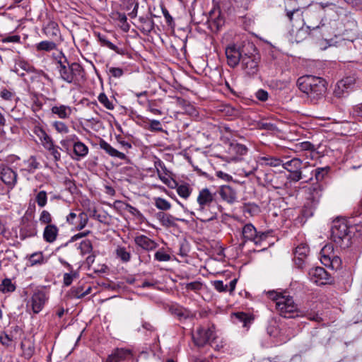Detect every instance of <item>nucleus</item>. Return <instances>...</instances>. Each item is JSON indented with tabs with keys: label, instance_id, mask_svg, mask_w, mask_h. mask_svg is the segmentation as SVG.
Masks as SVG:
<instances>
[{
	"label": "nucleus",
	"instance_id": "obj_1",
	"mask_svg": "<svg viewBox=\"0 0 362 362\" xmlns=\"http://www.w3.org/2000/svg\"><path fill=\"white\" fill-rule=\"evenodd\" d=\"M197 202L198 206L196 211H192L191 214L202 222H208L216 219L218 214L221 211V207L215 198V194L211 193L208 188H204L199 191Z\"/></svg>",
	"mask_w": 362,
	"mask_h": 362
},
{
	"label": "nucleus",
	"instance_id": "obj_2",
	"mask_svg": "<svg viewBox=\"0 0 362 362\" xmlns=\"http://www.w3.org/2000/svg\"><path fill=\"white\" fill-rule=\"evenodd\" d=\"M267 295L274 302L276 310L281 317L293 318L302 315V312L294 301L293 296L288 295L286 291L279 293L269 291Z\"/></svg>",
	"mask_w": 362,
	"mask_h": 362
},
{
	"label": "nucleus",
	"instance_id": "obj_3",
	"mask_svg": "<svg viewBox=\"0 0 362 362\" xmlns=\"http://www.w3.org/2000/svg\"><path fill=\"white\" fill-rule=\"evenodd\" d=\"M297 86L300 91L305 93L312 100L322 98L327 90L325 80L313 75H306L298 78Z\"/></svg>",
	"mask_w": 362,
	"mask_h": 362
},
{
	"label": "nucleus",
	"instance_id": "obj_4",
	"mask_svg": "<svg viewBox=\"0 0 362 362\" xmlns=\"http://www.w3.org/2000/svg\"><path fill=\"white\" fill-rule=\"evenodd\" d=\"M307 15V28L310 30H319L320 35L322 38L327 40L328 37L332 36L337 37L341 33V23L337 20H330L329 21L325 22L322 20L319 23H314L312 18L316 17L318 20L320 15L315 12L308 11Z\"/></svg>",
	"mask_w": 362,
	"mask_h": 362
},
{
	"label": "nucleus",
	"instance_id": "obj_5",
	"mask_svg": "<svg viewBox=\"0 0 362 362\" xmlns=\"http://www.w3.org/2000/svg\"><path fill=\"white\" fill-rule=\"evenodd\" d=\"M331 239L337 246L345 249L351 245L350 227L345 218H337L331 226Z\"/></svg>",
	"mask_w": 362,
	"mask_h": 362
},
{
	"label": "nucleus",
	"instance_id": "obj_6",
	"mask_svg": "<svg viewBox=\"0 0 362 362\" xmlns=\"http://www.w3.org/2000/svg\"><path fill=\"white\" fill-rule=\"evenodd\" d=\"M59 79L69 83L78 84L84 77V69L77 62L70 63L69 61L61 66H57Z\"/></svg>",
	"mask_w": 362,
	"mask_h": 362
},
{
	"label": "nucleus",
	"instance_id": "obj_7",
	"mask_svg": "<svg viewBox=\"0 0 362 362\" xmlns=\"http://www.w3.org/2000/svg\"><path fill=\"white\" fill-rule=\"evenodd\" d=\"M247 51H255V46L252 43L243 46L233 42L228 44L225 48L228 65L231 68L236 67Z\"/></svg>",
	"mask_w": 362,
	"mask_h": 362
},
{
	"label": "nucleus",
	"instance_id": "obj_8",
	"mask_svg": "<svg viewBox=\"0 0 362 362\" xmlns=\"http://www.w3.org/2000/svg\"><path fill=\"white\" fill-rule=\"evenodd\" d=\"M322 185L320 183L314 184L309 187L307 202L303 209V215L305 217L308 218L313 215L322 197Z\"/></svg>",
	"mask_w": 362,
	"mask_h": 362
},
{
	"label": "nucleus",
	"instance_id": "obj_9",
	"mask_svg": "<svg viewBox=\"0 0 362 362\" xmlns=\"http://www.w3.org/2000/svg\"><path fill=\"white\" fill-rule=\"evenodd\" d=\"M192 337L197 346L203 347L216 339L215 328L214 325L209 327L200 326L192 332Z\"/></svg>",
	"mask_w": 362,
	"mask_h": 362
},
{
	"label": "nucleus",
	"instance_id": "obj_10",
	"mask_svg": "<svg viewBox=\"0 0 362 362\" xmlns=\"http://www.w3.org/2000/svg\"><path fill=\"white\" fill-rule=\"evenodd\" d=\"M259 54L255 51H247L240 62L241 67L244 71L250 76L256 74L259 71Z\"/></svg>",
	"mask_w": 362,
	"mask_h": 362
},
{
	"label": "nucleus",
	"instance_id": "obj_11",
	"mask_svg": "<svg viewBox=\"0 0 362 362\" xmlns=\"http://www.w3.org/2000/svg\"><path fill=\"white\" fill-rule=\"evenodd\" d=\"M320 261L325 267L334 270H338L341 267L342 262L340 257L333 252V247L326 245L320 251Z\"/></svg>",
	"mask_w": 362,
	"mask_h": 362
},
{
	"label": "nucleus",
	"instance_id": "obj_12",
	"mask_svg": "<svg viewBox=\"0 0 362 362\" xmlns=\"http://www.w3.org/2000/svg\"><path fill=\"white\" fill-rule=\"evenodd\" d=\"M281 165L283 168L290 173L287 179L291 182H297L303 178L302 169L303 161L298 158H293L289 160L284 161L282 160Z\"/></svg>",
	"mask_w": 362,
	"mask_h": 362
},
{
	"label": "nucleus",
	"instance_id": "obj_13",
	"mask_svg": "<svg viewBox=\"0 0 362 362\" xmlns=\"http://www.w3.org/2000/svg\"><path fill=\"white\" fill-rule=\"evenodd\" d=\"M287 177L284 175L276 174L270 170L264 174V181L267 186L276 189H284L287 185Z\"/></svg>",
	"mask_w": 362,
	"mask_h": 362
},
{
	"label": "nucleus",
	"instance_id": "obj_14",
	"mask_svg": "<svg viewBox=\"0 0 362 362\" xmlns=\"http://www.w3.org/2000/svg\"><path fill=\"white\" fill-rule=\"evenodd\" d=\"M355 81L353 76H347L339 81L334 90V96L338 98L346 97L353 89Z\"/></svg>",
	"mask_w": 362,
	"mask_h": 362
},
{
	"label": "nucleus",
	"instance_id": "obj_15",
	"mask_svg": "<svg viewBox=\"0 0 362 362\" xmlns=\"http://www.w3.org/2000/svg\"><path fill=\"white\" fill-rule=\"evenodd\" d=\"M310 280L317 285H325L331 284L332 281L331 276L328 272L321 267L312 268L309 271Z\"/></svg>",
	"mask_w": 362,
	"mask_h": 362
},
{
	"label": "nucleus",
	"instance_id": "obj_16",
	"mask_svg": "<svg viewBox=\"0 0 362 362\" xmlns=\"http://www.w3.org/2000/svg\"><path fill=\"white\" fill-rule=\"evenodd\" d=\"M133 358L132 350L128 348H116L113 349L103 362H124Z\"/></svg>",
	"mask_w": 362,
	"mask_h": 362
},
{
	"label": "nucleus",
	"instance_id": "obj_17",
	"mask_svg": "<svg viewBox=\"0 0 362 362\" xmlns=\"http://www.w3.org/2000/svg\"><path fill=\"white\" fill-rule=\"evenodd\" d=\"M48 300L47 293L43 290H37L33 294L30 300V306L34 313H39L44 308Z\"/></svg>",
	"mask_w": 362,
	"mask_h": 362
},
{
	"label": "nucleus",
	"instance_id": "obj_18",
	"mask_svg": "<svg viewBox=\"0 0 362 362\" xmlns=\"http://www.w3.org/2000/svg\"><path fill=\"white\" fill-rule=\"evenodd\" d=\"M37 233V223L28 219H23L19 230V238L23 240L28 238L35 237Z\"/></svg>",
	"mask_w": 362,
	"mask_h": 362
},
{
	"label": "nucleus",
	"instance_id": "obj_19",
	"mask_svg": "<svg viewBox=\"0 0 362 362\" xmlns=\"http://www.w3.org/2000/svg\"><path fill=\"white\" fill-rule=\"evenodd\" d=\"M18 175L12 168L4 167L0 169V179L9 189H13L17 182Z\"/></svg>",
	"mask_w": 362,
	"mask_h": 362
},
{
	"label": "nucleus",
	"instance_id": "obj_20",
	"mask_svg": "<svg viewBox=\"0 0 362 362\" xmlns=\"http://www.w3.org/2000/svg\"><path fill=\"white\" fill-rule=\"evenodd\" d=\"M169 311L180 321L194 317V314L189 309L178 304L172 305L169 308Z\"/></svg>",
	"mask_w": 362,
	"mask_h": 362
},
{
	"label": "nucleus",
	"instance_id": "obj_21",
	"mask_svg": "<svg viewBox=\"0 0 362 362\" xmlns=\"http://www.w3.org/2000/svg\"><path fill=\"white\" fill-rule=\"evenodd\" d=\"M135 244L146 251L153 250L158 246V243L144 235H139L134 238Z\"/></svg>",
	"mask_w": 362,
	"mask_h": 362
},
{
	"label": "nucleus",
	"instance_id": "obj_22",
	"mask_svg": "<svg viewBox=\"0 0 362 362\" xmlns=\"http://www.w3.org/2000/svg\"><path fill=\"white\" fill-rule=\"evenodd\" d=\"M43 33L52 40L61 38V33L58 24L54 21H49L42 28Z\"/></svg>",
	"mask_w": 362,
	"mask_h": 362
},
{
	"label": "nucleus",
	"instance_id": "obj_23",
	"mask_svg": "<svg viewBox=\"0 0 362 362\" xmlns=\"http://www.w3.org/2000/svg\"><path fill=\"white\" fill-rule=\"evenodd\" d=\"M309 252L308 247L305 244L297 246L294 251V261L298 267H303L305 259Z\"/></svg>",
	"mask_w": 362,
	"mask_h": 362
},
{
	"label": "nucleus",
	"instance_id": "obj_24",
	"mask_svg": "<svg viewBox=\"0 0 362 362\" xmlns=\"http://www.w3.org/2000/svg\"><path fill=\"white\" fill-rule=\"evenodd\" d=\"M73 153L72 158L76 160H79L86 157L89 151L88 147L82 141H76L73 144Z\"/></svg>",
	"mask_w": 362,
	"mask_h": 362
},
{
	"label": "nucleus",
	"instance_id": "obj_25",
	"mask_svg": "<svg viewBox=\"0 0 362 362\" xmlns=\"http://www.w3.org/2000/svg\"><path fill=\"white\" fill-rule=\"evenodd\" d=\"M156 218L160 221V224L166 228L175 226V221H183L182 219L174 217L173 215L159 211L156 214Z\"/></svg>",
	"mask_w": 362,
	"mask_h": 362
},
{
	"label": "nucleus",
	"instance_id": "obj_26",
	"mask_svg": "<svg viewBox=\"0 0 362 362\" xmlns=\"http://www.w3.org/2000/svg\"><path fill=\"white\" fill-rule=\"evenodd\" d=\"M59 228L54 224L47 225L43 231V239L49 243H54L58 236Z\"/></svg>",
	"mask_w": 362,
	"mask_h": 362
},
{
	"label": "nucleus",
	"instance_id": "obj_27",
	"mask_svg": "<svg viewBox=\"0 0 362 362\" xmlns=\"http://www.w3.org/2000/svg\"><path fill=\"white\" fill-rule=\"evenodd\" d=\"M52 114L57 115L59 119H69L72 114V108L69 105H55L51 108Z\"/></svg>",
	"mask_w": 362,
	"mask_h": 362
},
{
	"label": "nucleus",
	"instance_id": "obj_28",
	"mask_svg": "<svg viewBox=\"0 0 362 362\" xmlns=\"http://www.w3.org/2000/svg\"><path fill=\"white\" fill-rule=\"evenodd\" d=\"M221 197L230 204L234 203L237 199L235 191L228 185H223L219 190Z\"/></svg>",
	"mask_w": 362,
	"mask_h": 362
},
{
	"label": "nucleus",
	"instance_id": "obj_29",
	"mask_svg": "<svg viewBox=\"0 0 362 362\" xmlns=\"http://www.w3.org/2000/svg\"><path fill=\"white\" fill-rule=\"evenodd\" d=\"M100 148L104 150L108 155L112 157L118 158L119 159H124L126 156L124 153H122L115 148H113L110 144L105 141L104 139H100L99 141Z\"/></svg>",
	"mask_w": 362,
	"mask_h": 362
},
{
	"label": "nucleus",
	"instance_id": "obj_30",
	"mask_svg": "<svg viewBox=\"0 0 362 362\" xmlns=\"http://www.w3.org/2000/svg\"><path fill=\"white\" fill-rule=\"evenodd\" d=\"M21 171L33 173L40 168V163L37 160L35 156H31L28 159L23 161Z\"/></svg>",
	"mask_w": 362,
	"mask_h": 362
},
{
	"label": "nucleus",
	"instance_id": "obj_31",
	"mask_svg": "<svg viewBox=\"0 0 362 362\" xmlns=\"http://www.w3.org/2000/svg\"><path fill=\"white\" fill-rule=\"evenodd\" d=\"M242 235L244 242L252 241L257 238V229L252 223L245 224L242 230Z\"/></svg>",
	"mask_w": 362,
	"mask_h": 362
},
{
	"label": "nucleus",
	"instance_id": "obj_32",
	"mask_svg": "<svg viewBox=\"0 0 362 362\" xmlns=\"http://www.w3.org/2000/svg\"><path fill=\"white\" fill-rule=\"evenodd\" d=\"M140 25L138 27L144 35H148L154 28V22L149 17H139Z\"/></svg>",
	"mask_w": 362,
	"mask_h": 362
},
{
	"label": "nucleus",
	"instance_id": "obj_33",
	"mask_svg": "<svg viewBox=\"0 0 362 362\" xmlns=\"http://www.w3.org/2000/svg\"><path fill=\"white\" fill-rule=\"evenodd\" d=\"M33 133L40 139L44 147L53 141L52 139L47 134L45 130L40 125H35Z\"/></svg>",
	"mask_w": 362,
	"mask_h": 362
},
{
	"label": "nucleus",
	"instance_id": "obj_34",
	"mask_svg": "<svg viewBox=\"0 0 362 362\" xmlns=\"http://www.w3.org/2000/svg\"><path fill=\"white\" fill-rule=\"evenodd\" d=\"M35 50L38 52H49L57 49V45L54 40H43L35 45Z\"/></svg>",
	"mask_w": 362,
	"mask_h": 362
},
{
	"label": "nucleus",
	"instance_id": "obj_35",
	"mask_svg": "<svg viewBox=\"0 0 362 362\" xmlns=\"http://www.w3.org/2000/svg\"><path fill=\"white\" fill-rule=\"evenodd\" d=\"M247 151L246 146L237 142H231L228 147V152L232 155L244 156Z\"/></svg>",
	"mask_w": 362,
	"mask_h": 362
},
{
	"label": "nucleus",
	"instance_id": "obj_36",
	"mask_svg": "<svg viewBox=\"0 0 362 362\" xmlns=\"http://www.w3.org/2000/svg\"><path fill=\"white\" fill-rule=\"evenodd\" d=\"M98 39L103 46L108 47L109 49L115 51L116 53L119 54L124 55L126 54L127 52L124 49L119 48L118 47L115 45L113 43L109 41L105 35H99Z\"/></svg>",
	"mask_w": 362,
	"mask_h": 362
},
{
	"label": "nucleus",
	"instance_id": "obj_37",
	"mask_svg": "<svg viewBox=\"0 0 362 362\" xmlns=\"http://www.w3.org/2000/svg\"><path fill=\"white\" fill-rule=\"evenodd\" d=\"M28 266L33 267L41 265L45 263V258L42 252H37L31 254L28 257Z\"/></svg>",
	"mask_w": 362,
	"mask_h": 362
},
{
	"label": "nucleus",
	"instance_id": "obj_38",
	"mask_svg": "<svg viewBox=\"0 0 362 362\" xmlns=\"http://www.w3.org/2000/svg\"><path fill=\"white\" fill-rule=\"evenodd\" d=\"M44 148L53 156L55 163L61 160V153L59 151L61 148L59 146H55L54 144V141L45 146Z\"/></svg>",
	"mask_w": 362,
	"mask_h": 362
},
{
	"label": "nucleus",
	"instance_id": "obj_39",
	"mask_svg": "<svg viewBox=\"0 0 362 362\" xmlns=\"http://www.w3.org/2000/svg\"><path fill=\"white\" fill-rule=\"evenodd\" d=\"M78 250H80L81 255L90 254L93 252V245L90 240L86 239L82 240L78 247Z\"/></svg>",
	"mask_w": 362,
	"mask_h": 362
},
{
	"label": "nucleus",
	"instance_id": "obj_40",
	"mask_svg": "<svg viewBox=\"0 0 362 362\" xmlns=\"http://www.w3.org/2000/svg\"><path fill=\"white\" fill-rule=\"evenodd\" d=\"M154 205L161 211H168L171 209V204L166 199L161 197H154Z\"/></svg>",
	"mask_w": 362,
	"mask_h": 362
},
{
	"label": "nucleus",
	"instance_id": "obj_41",
	"mask_svg": "<svg viewBox=\"0 0 362 362\" xmlns=\"http://www.w3.org/2000/svg\"><path fill=\"white\" fill-rule=\"evenodd\" d=\"M329 170V166L317 168L315 170L314 175L317 183L322 182L328 175Z\"/></svg>",
	"mask_w": 362,
	"mask_h": 362
},
{
	"label": "nucleus",
	"instance_id": "obj_42",
	"mask_svg": "<svg viewBox=\"0 0 362 362\" xmlns=\"http://www.w3.org/2000/svg\"><path fill=\"white\" fill-rule=\"evenodd\" d=\"M16 290V285L10 279H4L0 284V291L2 293L13 292Z\"/></svg>",
	"mask_w": 362,
	"mask_h": 362
},
{
	"label": "nucleus",
	"instance_id": "obj_43",
	"mask_svg": "<svg viewBox=\"0 0 362 362\" xmlns=\"http://www.w3.org/2000/svg\"><path fill=\"white\" fill-rule=\"evenodd\" d=\"M192 192V189L188 184H182L177 185V193L184 199H187Z\"/></svg>",
	"mask_w": 362,
	"mask_h": 362
},
{
	"label": "nucleus",
	"instance_id": "obj_44",
	"mask_svg": "<svg viewBox=\"0 0 362 362\" xmlns=\"http://www.w3.org/2000/svg\"><path fill=\"white\" fill-rule=\"evenodd\" d=\"M223 20L220 17L219 11H217V19L209 20V27L212 31H218L223 25Z\"/></svg>",
	"mask_w": 362,
	"mask_h": 362
},
{
	"label": "nucleus",
	"instance_id": "obj_45",
	"mask_svg": "<svg viewBox=\"0 0 362 362\" xmlns=\"http://www.w3.org/2000/svg\"><path fill=\"white\" fill-rule=\"evenodd\" d=\"M107 73L110 77L119 78L124 74V70L119 67L110 66L109 64H106Z\"/></svg>",
	"mask_w": 362,
	"mask_h": 362
},
{
	"label": "nucleus",
	"instance_id": "obj_46",
	"mask_svg": "<svg viewBox=\"0 0 362 362\" xmlns=\"http://www.w3.org/2000/svg\"><path fill=\"white\" fill-rule=\"evenodd\" d=\"M259 160L263 161L265 165L277 167L282 164V160L272 156H262L259 158Z\"/></svg>",
	"mask_w": 362,
	"mask_h": 362
},
{
	"label": "nucleus",
	"instance_id": "obj_47",
	"mask_svg": "<svg viewBox=\"0 0 362 362\" xmlns=\"http://www.w3.org/2000/svg\"><path fill=\"white\" fill-rule=\"evenodd\" d=\"M69 273H65L64 274L63 277V284L65 286H70L74 279H76L78 277V272L77 271H74L73 269L72 270H69Z\"/></svg>",
	"mask_w": 362,
	"mask_h": 362
},
{
	"label": "nucleus",
	"instance_id": "obj_48",
	"mask_svg": "<svg viewBox=\"0 0 362 362\" xmlns=\"http://www.w3.org/2000/svg\"><path fill=\"white\" fill-rule=\"evenodd\" d=\"M117 257L124 262H127L131 259V254L124 247H117L116 249Z\"/></svg>",
	"mask_w": 362,
	"mask_h": 362
},
{
	"label": "nucleus",
	"instance_id": "obj_49",
	"mask_svg": "<svg viewBox=\"0 0 362 362\" xmlns=\"http://www.w3.org/2000/svg\"><path fill=\"white\" fill-rule=\"evenodd\" d=\"M78 223H76V229L81 230L83 229L88 223V216L86 213L81 211L78 214Z\"/></svg>",
	"mask_w": 362,
	"mask_h": 362
},
{
	"label": "nucleus",
	"instance_id": "obj_50",
	"mask_svg": "<svg viewBox=\"0 0 362 362\" xmlns=\"http://www.w3.org/2000/svg\"><path fill=\"white\" fill-rule=\"evenodd\" d=\"M98 101L103 105L105 107H106L107 110H113L114 109V105L113 103L108 99L107 95L102 93H100L98 97Z\"/></svg>",
	"mask_w": 362,
	"mask_h": 362
},
{
	"label": "nucleus",
	"instance_id": "obj_51",
	"mask_svg": "<svg viewBox=\"0 0 362 362\" xmlns=\"http://www.w3.org/2000/svg\"><path fill=\"white\" fill-rule=\"evenodd\" d=\"M35 201L40 207H44L47 202V196L45 191H40L35 197Z\"/></svg>",
	"mask_w": 362,
	"mask_h": 362
},
{
	"label": "nucleus",
	"instance_id": "obj_52",
	"mask_svg": "<svg viewBox=\"0 0 362 362\" xmlns=\"http://www.w3.org/2000/svg\"><path fill=\"white\" fill-rule=\"evenodd\" d=\"M52 126L54 127L55 130L60 134H67L69 131L68 126L61 121L54 122Z\"/></svg>",
	"mask_w": 362,
	"mask_h": 362
},
{
	"label": "nucleus",
	"instance_id": "obj_53",
	"mask_svg": "<svg viewBox=\"0 0 362 362\" xmlns=\"http://www.w3.org/2000/svg\"><path fill=\"white\" fill-rule=\"evenodd\" d=\"M154 258L158 262H168L170 259V255L166 253L163 249H160L155 253Z\"/></svg>",
	"mask_w": 362,
	"mask_h": 362
},
{
	"label": "nucleus",
	"instance_id": "obj_54",
	"mask_svg": "<svg viewBox=\"0 0 362 362\" xmlns=\"http://www.w3.org/2000/svg\"><path fill=\"white\" fill-rule=\"evenodd\" d=\"M39 221L42 224H52V218L50 213L47 210H43L39 218Z\"/></svg>",
	"mask_w": 362,
	"mask_h": 362
},
{
	"label": "nucleus",
	"instance_id": "obj_55",
	"mask_svg": "<svg viewBox=\"0 0 362 362\" xmlns=\"http://www.w3.org/2000/svg\"><path fill=\"white\" fill-rule=\"evenodd\" d=\"M52 57L57 62V66H61V64L68 62L66 57L62 51L59 52L57 54L53 53Z\"/></svg>",
	"mask_w": 362,
	"mask_h": 362
},
{
	"label": "nucleus",
	"instance_id": "obj_56",
	"mask_svg": "<svg viewBox=\"0 0 362 362\" xmlns=\"http://www.w3.org/2000/svg\"><path fill=\"white\" fill-rule=\"evenodd\" d=\"M202 286L203 285L200 281H193L186 284L185 288L187 291L198 292L199 291L202 290Z\"/></svg>",
	"mask_w": 362,
	"mask_h": 362
},
{
	"label": "nucleus",
	"instance_id": "obj_57",
	"mask_svg": "<svg viewBox=\"0 0 362 362\" xmlns=\"http://www.w3.org/2000/svg\"><path fill=\"white\" fill-rule=\"evenodd\" d=\"M222 111L224 112L227 115L232 117H236L240 114V111L238 108L232 107L230 105H225Z\"/></svg>",
	"mask_w": 362,
	"mask_h": 362
},
{
	"label": "nucleus",
	"instance_id": "obj_58",
	"mask_svg": "<svg viewBox=\"0 0 362 362\" xmlns=\"http://www.w3.org/2000/svg\"><path fill=\"white\" fill-rule=\"evenodd\" d=\"M71 295L74 298H81L85 296L82 286H75L71 290Z\"/></svg>",
	"mask_w": 362,
	"mask_h": 362
},
{
	"label": "nucleus",
	"instance_id": "obj_59",
	"mask_svg": "<svg viewBox=\"0 0 362 362\" xmlns=\"http://www.w3.org/2000/svg\"><path fill=\"white\" fill-rule=\"evenodd\" d=\"M212 285L214 288L218 292H226L228 291V285L224 284L222 281L216 280L212 281Z\"/></svg>",
	"mask_w": 362,
	"mask_h": 362
},
{
	"label": "nucleus",
	"instance_id": "obj_60",
	"mask_svg": "<svg viewBox=\"0 0 362 362\" xmlns=\"http://www.w3.org/2000/svg\"><path fill=\"white\" fill-rule=\"evenodd\" d=\"M21 41V37L18 35H9V36H5L3 37L1 39V42L2 43H18Z\"/></svg>",
	"mask_w": 362,
	"mask_h": 362
},
{
	"label": "nucleus",
	"instance_id": "obj_61",
	"mask_svg": "<svg viewBox=\"0 0 362 362\" xmlns=\"http://www.w3.org/2000/svg\"><path fill=\"white\" fill-rule=\"evenodd\" d=\"M12 338L6 332L0 334V342L5 346H9L12 341Z\"/></svg>",
	"mask_w": 362,
	"mask_h": 362
},
{
	"label": "nucleus",
	"instance_id": "obj_62",
	"mask_svg": "<svg viewBox=\"0 0 362 362\" xmlns=\"http://www.w3.org/2000/svg\"><path fill=\"white\" fill-rule=\"evenodd\" d=\"M257 206L255 204H247L243 208V213H247L250 215H254L257 211Z\"/></svg>",
	"mask_w": 362,
	"mask_h": 362
},
{
	"label": "nucleus",
	"instance_id": "obj_63",
	"mask_svg": "<svg viewBox=\"0 0 362 362\" xmlns=\"http://www.w3.org/2000/svg\"><path fill=\"white\" fill-rule=\"evenodd\" d=\"M149 129L151 131L162 132L163 128L160 121L156 119H152L150 121Z\"/></svg>",
	"mask_w": 362,
	"mask_h": 362
},
{
	"label": "nucleus",
	"instance_id": "obj_64",
	"mask_svg": "<svg viewBox=\"0 0 362 362\" xmlns=\"http://www.w3.org/2000/svg\"><path fill=\"white\" fill-rule=\"evenodd\" d=\"M255 96L259 100H260L262 102H264L268 99L269 93L267 91H266L263 89H259L255 93Z\"/></svg>",
	"mask_w": 362,
	"mask_h": 362
}]
</instances>
